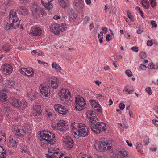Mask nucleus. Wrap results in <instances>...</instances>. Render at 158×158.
I'll use <instances>...</instances> for the list:
<instances>
[{
  "instance_id": "obj_28",
  "label": "nucleus",
  "mask_w": 158,
  "mask_h": 158,
  "mask_svg": "<svg viewBox=\"0 0 158 158\" xmlns=\"http://www.w3.org/2000/svg\"><path fill=\"white\" fill-rule=\"evenodd\" d=\"M27 103L24 100H22L19 102V106L18 109H24L27 106Z\"/></svg>"
},
{
  "instance_id": "obj_39",
  "label": "nucleus",
  "mask_w": 158,
  "mask_h": 158,
  "mask_svg": "<svg viewBox=\"0 0 158 158\" xmlns=\"http://www.w3.org/2000/svg\"><path fill=\"white\" fill-rule=\"evenodd\" d=\"M143 146L141 143H136V148L137 149L138 152L140 153H143V151L141 150Z\"/></svg>"
},
{
  "instance_id": "obj_24",
  "label": "nucleus",
  "mask_w": 158,
  "mask_h": 158,
  "mask_svg": "<svg viewBox=\"0 0 158 158\" xmlns=\"http://www.w3.org/2000/svg\"><path fill=\"white\" fill-rule=\"evenodd\" d=\"M47 0H41V2L43 5L48 10H49L53 7V5L50 2H48V3L46 2Z\"/></svg>"
},
{
  "instance_id": "obj_56",
  "label": "nucleus",
  "mask_w": 158,
  "mask_h": 158,
  "mask_svg": "<svg viewBox=\"0 0 158 158\" xmlns=\"http://www.w3.org/2000/svg\"><path fill=\"white\" fill-rule=\"evenodd\" d=\"M119 107L120 110L123 111L125 108V105L123 103L121 102L119 104Z\"/></svg>"
},
{
  "instance_id": "obj_21",
  "label": "nucleus",
  "mask_w": 158,
  "mask_h": 158,
  "mask_svg": "<svg viewBox=\"0 0 158 158\" xmlns=\"http://www.w3.org/2000/svg\"><path fill=\"white\" fill-rule=\"evenodd\" d=\"M73 4L77 8L81 9L84 6V2L82 0H75Z\"/></svg>"
},
{
  "instance_id": "obj_20",
  "label": "nucleus",
  "mask_w": 158,
  "mask_h": 158,
  "mask_svg": "<svg viewBox=\"0 0 158 158\" xmlns=\"http://www.w3.org/2000/svg\"><path fill=\"white\" fill-rule=\"evenodd\" d=\"M8 96L4 90L0 91V101L2 103L7 101Z\"/></svg>"
},
{
  "instance_id": "obj_9",
  "label": "nucleus",
  "mask_w": 158,
  "mask_h": 158,
  "mask_svg": "<svg viewBox=\"0 0 158 158\" xmlns=\"http://www.w3.org/2000/svg\"><path fill=\"white\" fill-rule=\"evenodd\" d=\"M31 127L29 124L23 123L22 124L21 132L22 133L16 134L15 135L17 137L23 138L27 133H31Z\"/></svg>"
},
{
  "instance_id": "obj_57",
  "label": "nucleus",
  "mask_w": 158,
  "mask_h": 158,
  "mask_svg": "<svg viewBox=\"0 0 158 158\" xmlns=\"http://www.w3.org/2000/svg\"><path fill=\"white\" fill-rule=\"evenodd\" d=\"M97 99L99 101H102L103 98V97L101 94H98L97 96Z\"/></svg>"
},
{
  "instance_id": "obj_1",
  "label": "nucleus",
  "mask_w": 158,
  "mask_h": 158,
  "mask_svg": "<svg viewBox=\"0 0 158 158\" xmlns=\"http://www.w3.org/2000/svg\"><path fill=\"white\" fill-rule=\"evenodd\" d=\"M71 127L74 134L79 137H85L88 135V128L82 123L74 122L71 124Z\"/></svg>"
},
{
  "instance_id": "obj_62",
  "label": "nucleus",
  "mask_w": 158,
  "mask_h": 158,
  "mask_svg": "<svg viewBox=\"0 0 158 158\" xmlns=\"http://www.w3.org/2000/svg\"><path fill=\"white\" fill-rule=\"evenodd\" d=\"M151 24L152 25V27H157V25L156 23L153 20L151 22Z\"/></svg>"
},
{
  "instance_id": "obj_25",
  "label": "nucleus",
  "mask_w": 158,
  "mask_h": 158,
  "mask_svg": "<svg viewBox=\"0 0 158 158\" xmlns=\"http://www.w3.org/2000/svg\"><path fill=\"white\" fill-rule=\"evenodd\" d=\"M8 145L10 148H15L17 146V143L15 140L13 138L10 139Z\"/></svg>"
},
{
  "instance_id": "obj_64",
  "label": "nucleus",
  "mask_w": 158,
  "mask_h": 158,
  "mask_svg": "<svg viewBox=\"0 0 158 158\" xmlns=\"http://www.w3.org/2000/svg\"><path fill=\"white\" fill-rule=\"evenodd\" d=\"M38 53V52H37L36 50H33L31 52L32 54L34 56H37Z\"/></svg>"
},
{
  "instance_id": "obj_38",
  "label": "nucleus",
  "mask_w": 158,
  "mask_h": 158,
  "mask_svg": "<svg viewBox=\"0 0 158 158\" xmlns=\"http://www.w3.org/2000/svg\"><path fill=\"white\" fill-rule=\"evenodd\" d=\"M6 151L3 149L1 146H0V158H4L6 157Z\"/></svg>"
},
{
  "instance_id": "obj_11",
  "label": "nucleus",
  "mask_w": 158,
  "mask_h": 158,
  "mask_svg": "<svg viewBox=\"0 0 158 158\" xmlns=\"http://www.w3.org/2000/svg\"><path fill=\"white\" fill-rule=\"evenodd\" d=\"M40 92L41 94L45 97H48L50 94V91L47 86L44 84H41L39 86Z\"/></svg>"
},
{
  "instance_id": "obj_12",
  "label": "nucleus",
  "mask_w": 158,
  "mask_h": 158,
  "mask_svg": "<svg viewBox=\"0 0 158 158\" xmlns=\"http://www.w3.org/2000/svg\"><path fill=\"white\" fill-rule=\"evenodd\" d=\"M60 24L57 23L51 24L50 26V30L56 35H59L60 33Z\"/></svg>"
},
{
  "instance_id": "obj_30",
  "label": "nucleus",
  "mask_w": 158,
  "mask_h": 158,
  "mask_svg": "<svg viewBox=\"0 0 158 158\" xmlns=\"http://www.w3.org/2000/svg\"><path fill=\"white\" fill-rule=\"evenodd\" d=\"M37 94V93L31 92L28 93L27 96L28 99L33 100L36 98Z\"/></svg>"
},
{
  "instance_id": "obj_2",
  "label": "nucleus",
  "mask_w": 158,
  "mask_h": 158,
  "mask_svg": "<svg viewBox=\"0 0 158 158\" xmlns=\"http://www.w3.org/2000/svg\"><path fill=\"white\" fill-rule=\"evenodd\" d=\"M7 24L6 26V30L16 28L19 24L20 21L17 17L16 11L11 10L9 13V16L7 18Z\"/></svg>"
},
{
  "instance_id": "obj_17",
  "label": "nucleus",
  "mask_w": 158,
  "mask_h": 158,
  "mask_svg": "<svg viewBox=\"0 0 158 158\" xmlns=\"http://www.w3.org/2000/svg\"><path fill=\"white\" fill-rule=\"evenodd\" d=\"M63 142L65 146L68 148H71L73 146V141L72 139L69 137H68L64 139Z\"/></svg>"
},
{
  "instance_id": "obj_4",
  "label": "nucleus",
  "mask_w": 158,
  "mask_h": 158,
  "mask_svg": "<svg viewBox=\"0 0 158 158\" xmlns=\"http://www.w3.org/2000/svg\"><path fill=\"white\" fill-rule=\"evenodd\" d=\"M58 95L61 102L64 104H68L71 101V93L69 90L64 88L60 89L58 92Z\"/></svg>"
},
{
  "instance_id": "obj_18",
  "label": "nucleus",
  "mask_w": 158,
  "mask_h": 158,
  "mask_svg": "<svg viewBox=\"0 0 158 158\" xmlns=\"http://www.w3.org/2000/svg\"><path fill=\"white\" fill-rule=\"evenodd\" d=\"M49 84L53 89H56L59 86L57 78L55 77L49 81Z\"/></svg>"
},
{
  "instance_id": "obj_58",
  "label": "nucleus",
  "mask_w": 158,
  "mask_h": 158,
  "mask_svg": "<svg viewBox=\"0 0 158 158\" xmlns=\"http://www.w3.org/2000/svg\"><path fill=\"white\" fill-rule=\"evenodd\" d=\"M153 67L154 64L152 63H149L148 66V68L151 69H154Z\"/></svg>"
},
{
  "instance_id": "obj_51",
  "label": "nucleus",
  "mask_w": 158,
  "mask_h": 158,
  "mask_svg": "<svg viewBox=\"0 0 158 158\" xmlns=\"http://www.w3.org/2000/svg\"><path fill=\"white\" fill-rule=\"evenodd\" d=\"M151 6L153 7L156 6L157 3L156 0H149Z\"/></svg>"
},
{
  "instance_id": "obj_15",
  "label": "nucleus",
  "mask_w": 158,
  "mask_h": 158,
  "mask_svg": "<svg viewBox=\"0 0 158 158\" xmlns=\"http://www.w3.org/2000/svg\"><path fill=\"white\" fill-rule=\"evenodd\" d=\"M90 103L92 107L97 112L101 113L102 109L100 105L97 103L95 100H91L90 101Z\"/></svg>"
},
{
  "instance_id": "obj_34",
  "label": "nucleus",
  "mask_w": 158,
  "mask_h": 158,
  "mask_svg": "<svg viewBox=\"0 0 158 158\" xmlns=\"http://www.w3.org/2000/svg\"><path fill=\"white\" fill-rule=\"evenodd\" d=\"M60 5L63 8L67 7L69 6V4L66 0H58Z\"/></svg>"
},
{
  "instance_id": "obj_6",
  "label": "nucleus",
  "mask_w": 158,
  "mask_h": 158,
  "mask_svg": "<svg viewBox=\"0 0 158 158\" xmlns=\"http://www.w3.org/2000/svg\"><path fill=\"white\" fill-rule=\"evenodd\" d=\"M75 102V107L77 110L81 111L86 108V102L84 98L80 96H77L76 97Z\"/></svg>"
},
{
  "instance_id": "obj_42",
  "label": "nucleus",
  "mask_w": 158,
  "mask_h": 158,
  "mask_svg": "<svg viewBox=\"0 0 158 158\" xmlns=\"http://www.w3.org/2000/svg\"><path fill=\"white\" fill-rule=\"evenodd\" d=\"M20 8L21 12L23 15H25L28 14V11L25 7L22 6L20 7Z\"/></svg>"
},
{
  "instance_id": "obj_31",
  "label": "nucleus",
  "mask_w": 158,
  "mask_h": 158,
  "mask_svg": "<svg viewBox=\"0 0 158 158\" xmlns=\"http://www.w3.org/2000/svg\"><path fill=\"white\" fill-rule=\"evenodd\" d=\"M52 67L55 70L58 72H60L62 70L61 67L59 65L57 64L56 62H53L52 64Z\"/></svg>"
},
{
  "instance_id": "obj_52",
  "label": "nucleus",
  "mask_w": 158,
  "mask_h": 158,
  "mask_svg": "<svg viewBox=\"0 0 158 158\" xmlns=\"http://www.w3.org/2000/svg\"><path fill=\"white\" fill-rule=\"evenodd\" d=\"M2 49L6 51H9L10 49V47L8 45H5L2 48Z\"/></svg>"
},
{
  "instance_id": "obj_16",
  "label": "nucleus",
  "mask_w": 158,
  "mask_h": 158,
  "mask_svg": "<svg viewBox=\"0 0 158 158\" xmlns=\"http://www.w3.org/2000/svg\"><path fill=\"white\" fill-rule=\"evenodd\" d=\"M33 110H34L33 115L35 118H39L41 113L40 105L38 104L34 105Z\"/></svg>"
},
{
  "instance_id": "obj_48",
  "label": "nucleus",
  "mask_w": 158,
  "mask_h": 158,
  "mask_svg": "<svg viewBox=\"0 0 158 158\" xmlns=\"http://www.w3.org/2000/svg\"><path fill=\"white\" fill-rule=\"evenodd\" d=\"M127 16L128 18L132 22H134L135 21V19L133 16L131 15L129 11L127 12Z\"/></svg>"
},
{
  "instance_id": "obj_47",
  "label": "nucleus",
  "mask_w": 158,
  "mask_h": 158,
  "mask_svg": "<svg viewBox=\"0 0 158 158\" xmlns=\"http://www.w3.org/2000/svg\"><path fill=\"white\" fill-rule=\"evenodd\" d=\"M135 9L138 12V13L140 14L142 18H144L143 12L142 11V10L138 6H137L136 7Z\"/></svg>"
},
{
  "instance_id": "obj_46",
  "label": "nucleus",
  "mask_w": 158,
  "mask_h": 158,
  "mask_svg": "<svg viewBox=\"0 0 158 158\" xmlns=\"http://www.w3.org/2000/svg\"><path fill=\"white\" fill-rule=\"evenodd\" d=\"M53 111L50 110H46L45 114L47 118H50L52 116Z\"/></svg>"
},
{
  "instance_id": "obj_63",
  "label": "nucleus",
  "mask_w": 158,
  "mask_h": 158,
  "mask_svg": "<svg viewBox=\"0 0 158 158\" xmlns=\"http://www.w3.org/2000/svg\"><path fill=\"white\" fill-rule=\"evenodd\" d=\"M140 56L142 59H143L146 57V55L145 53L142 52L140 54Z\"/></svg>"
},
{
  "instance_id": "obj_40",
  "label": "nucleus",
  "mask_w": 158,
  "mask_h": 158,
  "mask_svg": "<svg viewBox=\"0 0 158 158\" xmlns=\"http://www.w3.org/2000/svg\"><path fill=\"white\" fill-rule=\"evenodd\" d=\"M89 120V123L92 125V124H94L96 122V120H97V118L95 115L91 116L87 118Z\"/></svg>"
},
{
  "instance_id": "obj_53",
  "label": "nucleus",
  "mask_w": 158,
  "mask_h": 158,
  "mask_svg": "<svg viewBox=\"0 0 158 158\" xmlns=\"http://www.w3.org/2000/svg\"><path fill=\"white\" fill-rule=\"evenodd\" d=\"M113 39L112 36L110 34H107L106 37V40L107 42Z\"/></svg>"
},
{
  "instance_id": "obj_54",
  "label": "nucleus",
  "mask_w": 158,
  "mask_h": 158,
  "mask_svg": "<svg viewBox=\"0 0 158 158\" xmlns=\"http://www.w3.org/2000/svg\"><path fill=\"white\" fill-rule=\"evenodd\" d=\"M147 68V67L146 66L142 64H140L139 67V69L140 70H145Z\"/></svg>"
},
{
  "instance_id": "obj_5",
  "label": "nucleus",
  "mask_w": 158,
  "mask_h": 158,
  "mask_svg": "<svg viewBox=\"0 0 158 158\" xmlns=\"http://www.w3.org/2000/svg\"><path fill=\"white\" fill-rule=\"evenodd\" d=\"M108 143L103 138L100 139L95 140L94 143V146L97 150L101 152H104L106 148L109 149L111 147L107 146Z\"/></svg>"
},
{
  "instance_id": "obj_8",
  "label": "nucleus",
  "mask_w": 158,
  "mask_h": 158,
  "mask_svg": "<svg viewBox=\"0 0 158 158\" xmlns=\"http://www.w3.org/2000/svg\"><path fill=\"white\" fill-rule=\"evenodd\" d=\"M56 128L59 131L64 132L69 130V126L66 122L64 120L60 119L57 123Z\"/></svg>"
},
{
  "instance_id": "obj_27",
  "label": "nucleus",
  "mask_w": 158,
  "mask_h": 158,
  "mask_svg": "<svg viewBox=\"0 0 158 158\" xmlns=\"http://www.w3.org/2000/svg\"><path fill=\"white\" fill-rule=\"evenodd\" d=\"M68 16L69 19L73 20L77 18V14L73 10H71L69 11Z\"/></svg>"
},
{
  "instance_id": "obj_13",
  "label": "nucleus",
  "mask_w": 158,
  "mask_h": 158,
  "mask_svg": "<svg viewBox=\"0 0 158 158\" xmlns=\"http://www.w3.org/2000/svg\"><path fill=\"white\" fill-rule=\"evenodd\" d=\"M1 70L5 74H10L12 73L13 69L10 65L5 64L1 67Z\"/></svg>"
},
{
  "instance_id": "obj_59",
  "label": "nucleus",
  "mask_w": 158,
  "mask_h": 158,
  "mask_svg": "<svg viewBox=\"0 0 158 158\" xmlns=\"http://www.w3.org/2000/svg\"><path fill=\"white\" fill-rule=\"evenodd\" d=\"M131 49L133 51L136 52H137L139 51L138 48L136 46L132 47Z\"/></svg>"
},
{
  "instance_id": "obj_61",
  "label": "nucleus",
  "mask_w": 158,
  "mask_h": 158,
  "mask_svg": "<svg viewBox=\"0 0 158 158\" xmlns=\"http://www.w3.org/2000/svg\"><path fill=\"white\" fill-rule=\"evenodd\" d=\"M90 20V18L88 16H86L85 17V18H84V22H83L85 23H87Z\"/></svg>"
},
{
  "instance_id": "obj_41",
  "label": "nucleus",
  "mask_w": 158,
  "mask_h": 158,
  "mask_svg": "<svg viewBox=\"0 0 158 158\" xmlns=\"http://www.w3.org/2000/svg\"><path fill=\"white\" fill-rule=\"evenodd\" d=\"M63 108H64V106L60 104H57L54 106L55 110L58 112L60 109H64Z\"/></svg>"
},
{
  "instance_id": "obj_43",
  "label": "nucleus",
  "mask_w": 158,
  "mask_h": 158,
  "mask_svg": "<svg viewBox=\"0 0 158 158\" xmlns=\"http://www.w3.org/2000/svg\"><path fill=\"white\" fill-rule=\"evenodd\" d=\"M110 6L108 4L106 5L105 6L104 10L106 13L107 14L108 12L110 14L111 13L110 9Z\"/></svg>"
},
{
  "instance_id": "obj_37",
  "label": "nucleus",
  "mask_w": 158,
  "mask_h": 158,
  "mask_svg": "<svg viewBox=\"0 0 158 158\" xmlns=\"http://www.w3.org/2000/svg\"><path fill=\"white\" fill-rule=\"evenodd\" d=\"M60 32L65 31L67 28V24L65 23H63L61 24H60Z\"/></svg>"
},
{
  "instance_id": "obj_19",
  "label": "nucleus",
  "mask_w": 158,
  "mask_h": 158,
  "mask_svg": "<svg viewBox=\"0 0 158 158\" xmlns=\"http://www.w3.org/2000/svg\"><path fill=\"white\" fill-rule=\"evenodd\" d=\"M54 158H65V155L62 153L59 149L54 151L52 155Z\"/></svg>"
},
{
  "instance_id": "obj_29",
  "label": "nucleus",
  "mask_w": 158,
  "mask_h": 158,
  "mask_svg": "<svg viewBox=\"0 0 158 158\" xmlns=\"http://www.w3.org/2000/svg\"><path fill=\"white\" fill-rule=\"evenodd\" d=\"M22 126V124L20 125H13L12 126V128L17 133V134L22 133V132H21Z\"/></svg>"
},
{
  "instance_id": "obj_60",
  "label": "nucleus",
  "mask_w": 158,
  "mask_h": 158,
  "mask_svg": "<svg viewBox=\"0 0 158 158\" xmlns=\"http://www.w3.org/2000/svg\"><path fill=\"white\" fill-rule=\"evenodd\" d=\"M40 13L42 16H45L47 15L46 12L43 9H41Z\"/></svg>"
},
{
  "instance_id": "obj_3",
  "label": "nucleus",
  "mask_w": 158,
  "mask_h": 158,
  "mask_svg": "<svg viewBox=\"0 0 158 158\" xmlns=\"http://www.w3.org/2000/svg\"><path fill=\"white\" fill-rule=\"evenodd\" d=\"M39 139L40 141H45L51 145L54 144L55 142L54 135L45 130L41 131Z\"/></svg>"
},
{
  "instance_id": "obj_22",
  "label": "nucleus",
  "mask_w": 158,
  "mask_h": 158,
  "mask_svg": "<svg viewBox=\"0 0 158 158\" xmlns=\"http://www.w3.org/2000/svg\"><path fill=\"white\" fill-rule=\"evenodd\" d=\"M15 82L12 80H6L5 81V86L8 88H13L15 85Z\"/></svg>"
},
{
  "instance_id": "obj_44",
  "label": "nucleus",
  "mask_w": 158,
  "mask_h": 158,
  "mask_svg": "<svg viewBox=\"0 0 158 158\" xmlns=\"http://www.w3.org/2000/svg\"><path fill=\"white\" fill-rule=\"evenodd\" d=\"M64 109H60L58 113L63 115L66 114L68 112V111L66 110V108L65 106H64L63 108Z\"/></svg>"
},
{
  "instance_id": "obj_26",
  "label": "nucleus",
  "mask_w": 158,
  "mask_h": 158,
  "mask_svg": "<svg viewBox=\"0 0 158 158\" xmlns=\"http://www.w3.org/2000/svg\"><path fill=\"white\" fill-rule=\"evenodd\" d=\"M31 33L35 36L40 35L42 34V30L39 27H35L32 30Z\"/></svg>"
},
{
  "instance_id": "obj_33",
  "label": "nucleus",
  "mask_w": 158,
  "mask_h": 158,
  "mask_svg": "<svg viewBox=\"0 0 158 158\" xmlns=\"http://www.w3.org/2000/svg\"><path fill=\"white\" fill-rule=\"evenodd\" d=\"M117 154L118 157L122 158L126 157L127 155V153L126 151L123 150L118 151Z\"/></svg>"
},
{
  "instance_id": "obj_45",
  "label": "nucleus",
  "mask_w": 158,
  "mask_h": 158,
  "mask_svg": "<svg viewBox=\"0 0 158 158\" xmlns=\"http://www.w3.org/2000/svg\"><path fill=\"white\" fill-rule=\"evenodd\" d=\"M93 111L91 110H88L86 112L87 118H88L94 115Z\"/></svg>"
},
{
  "instance_id": "obj_32",
  "label": "nucleus",
  "mask_w": 158,
  "mask_h": 158,
  "mask_svg": "<svg viewBox=\"0 0 158 158\" xmlns=\"http://www.w3.org/2000/svg\"><path fill=\"white\" fill-rule=\"evenodd\" d=\"M31 9L33 15H36L38 13L39 9L38 6L36 5H33L31 6Z\"/></svg>"
},
{
  "instance_id": "obj_49",
  "label": "nucleus",
  "mask_w": 158,
  "mask_h": 158,
  "mask_svg": "<svg viewBox=\"0 0 158 158\" xmlns=\"http://www.w3.org/2000/svg\"><path fill=\"white\" fill-rule=\"evenodd\" d=\"M145 90L149 95H151L152 94V92L150 87H146L145 89Z\"/></svg>"
},
{
  "instance_id": "obj_10",
  "label": "nucleus",
  "mask_w": 158,
  "mask_h": 158,
  "mask_svg": "<svg viewBox=\"0 0 158 158\" xmlns=\"http://www.w3.org/2000/svg\"><path fill=\"white\" fill-rule=\"evenodd\" d=\"M20 73L23 75L27 76L28 77H32L34 75L33 69L31 67L23 68L20 69Z\"/></svg>"
},
{
  "instance_id": "obj_50",
  "label": "nucleus",
  "mask_w": 158,
  "mask_h": 158,
  "mask_svg": "<svg viewBox=\"0 0 158 158\" xmlns=\"http://www.w3.org/2000/svg\"><path fill=\"white\" fill-rule=\"evenodd\" d=\"M125 73L126 75L129 77H131L133 76L132 72L129 69L126 70L125 71Z\"/></svg>"
},
{
  "instance_id": "obj_7",
  "label": "nucleus",
  "mask_w": 158,
  "mask_h": 158,
  "mask_svg": "<svg viewBox=\"0 0 158 158\" xmlns=\"http://www.w3.org/2000/svg\"><path fill=\"white\" fill-rule=\"evenodd\" d=\"M90 127L92 131L96 133H100L102 131H106V126L103 123H96V124H92Z\"/></svg>"
},
{
  "instance_id": "obj_14",
  "label": "nucleus",
  "mask_w": 158,
  "mask_h": 158,
  "mask_svg": "<svg viewBox=\"0 0 158 158\" xmlns=\"http://www.w3.org/2000/svg\"><path fill=\"white\" fill-rule=\"evenodd\" d=\"M90 103L92 107L97 112L101 113L102 109L100 105L97 103L95 100H91L90 101Z\"/></svg>"
},
{
  "instance_id": "obj_35",
  "label": "nucleus",
  "mask_w": 158,
  "mask_h": 158,
  "mask_svg": "<svg viewBox=\"0 0 158 158\" xmlns=\"http://www.w3.org/2000/svg\"><path fill=\"white\" fill-rule=\"evenodd\" d=\"M6 134L4 131H0V141H3L5 142L6 139Z\"/></svg>"
},
{
  "instance_id": "obj_55",
  "label": "nucleus",
  "mask_w": 158,
  "mask_h": 158,
  "mask_svg": "<svg viewBox=\"0 0 158 158\" xmlns=\"http://www.w3.org/2000/svg\"><path fill=\"white\" fill-rule=\"evenodd\" d=\"M143 143L145 145L148 144L149 142V139L147 137H145L144 139Z\"/></svg>"
},
{
  "instance_id": "obj_23",
  "label": "nucleus",
  "mask_w": 158,
  "mask_h": 158,
  "mask_svg": "<svg viewBox=\"0 0 158 158\" xmlns=\"http://www.w3.org/2000/svg\"><path fill=\"white\" fill-rule=\"evenodd\" d=\"M10 102L15 108H18L19 106V102L13 97H11L10 99Z\"/></svg>"
},
{
  "instance_id": "obj_36",
  "label": "nucleus",
  "mask_w": 158,
  "mask_h": 158,
  "mask_svg": "<svg viewBox=\"0 0 158 158\" xmlns=\"http://www.w3.org/2000/svg\"><path fill=\"white\" fill-rule=\"evenodd\" d=\"M141 3L146 9H148L150 5L148 0H142L141 1Z\"/></svg>"
}]
</instances>
